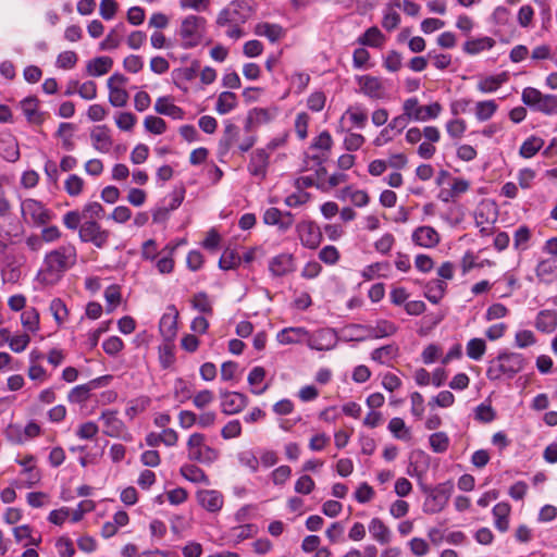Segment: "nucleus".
<instances>
[{"label":"nucleus","instance_id":"32","mask_svg":"<svg viewBox=\"0 0 557 557\" xmlns=\"http://www.w3.org/2000/svg\"><path fill=\"white\" fill-rule=\"evenodd\" d=\"M177 245H166L160 252L161 257L158 259L156 267L161 274H168L173 271L174 261L173 253Z\"/></svg>","mask_w":557,"mask_h":557},{"label":"nucleus","instance_id":"51","mask_svg":"<svg viewBox=\"0 0 557 557\" xmlns=\"http://www.w3.org/2000/svg\"><path fill=\"white\" fill-rule=\"evenodd\" d=\"M388 430L399 440H409L410 433L401 418H393L388 423Z\"/></svg>","mask_w":557,"mask_h":557},{"label":"nucleus","instance_id":"54","mask_svg":"<svg viewBox=\"0 0 557 557\" xmlns=\"http://www.w3.org/2000/svg\"><path fill=\"white\" fill-rule=\"evenodd\" d=\"M556 267L550 260H543L536 267V276L544 283L552 282V275Z\"/></svg>","mask_w":557,"mask_h":557},{"label":"nucleus","instance_id":"1","mask_svg":"<svg viewBox=\"0 0 557 557\" xmlns=\"http://www.w3.org/2000/svg\"><path fill=\"white\" fill-rule=\"evenodd\" d=\"M76 260L77 251L75 246L71 244L49 251L44 258L42 265L37 274V281L45 286L57 284L64 273L75 265Z\"/></svg>","mask_w":557,"mask_h":557},{"label":"nucleus","instance_id":"33","mask_svg":"<svg viewBox=\"0 0 557 557\" xmlns=\"http://www.w3.org/2000/svg\"><path fill=\"white\" fill-rule=\"evenodd\" d=\"M507 81H508V74L505 72L500 73L498 75L483 77L478 83V89L484 94L493 92V91L497 90Z\"/></svg>","mask_w":557,"mask_h":557},{"label":"nucleus","instance_id":"25","mask_svg":"<svg viewBox=\"0 0 557 557\" xmlns=\"http://www.w3.org/2000/svg\"><path fill=\"white\" fill-rule=\"evenodd\" d=\"M535 327L543 333H552L557 329V312L554 310H542L535 319Z\"/></svg>","mask_w":557,"mask_h":557},{"label":"nucleus","instance_id":"49","mask_svg":"<svg viewBox=\"0 0 557 557\" xmlns=\"http://www.w3.org/2000/svg\"><path fill=\"white\" fill-rule=\"evenodd\" d=\"M144 127L151 134L161 135L166 131V123L159 116L148 115L144 120Z\"/></svg>","mask_w":557,"mask_h":557},{"label":"nucleus","instance_id":"56","mask_svg":"<svg viewBox=\"0 0 557 557\" xmlns=\"http://www.w3.org/2000/svg\"><path fill=\"white\" fill-rule=\"evenodd\" d=\"M430 445L435 453H444L449 445V438L444 432H437L430 436Z\"/></svg>","mask_w":557,"mask_h":557},{"label":"nucleus","instance_id":"23","mask_svg":"<svg viewBox=\"0 0 557 557\" xmlns=\"http://www.w3.org/2000/svg\"><path fill=\"white\" fill-rule=\"evenodd\" d=\"M90 138L92 141V147L97 151L101 153H107L110 151L112 146V138L110 136V131L106 125L95 127L90 133Z\"/></svg>","mask_w":557,"mask_h":557},{"label":"nucleus","instance_id":"21","mask_svg":"<svg viewBox=\"0 0 557 557\" xmlns=\"http://www.w3.org/2000/svg\"><path fill=\"white\" fill-rule=\"evenodd\" d=\"M412 240L421 247L432 248L440 243V234L432 226H420L412 233Z\"/></svg>","mask_w":557,"mask_h":557},{"label":"nucleus","instance_id":"26","mask_svg":"<svg viewBox=\"0 0 557 557\" xmlns=\"http://www.w3.org/2000/svg\"><path fill=\"white\" fill-rule=\"evenodd\" d=\"M399 348L395 344H388L374 349L371 352V359L381 364H389L398 356Z\"/></svg>","mask_w":557,"mask_h":557},{"label":"nucleus","instance_id":"13","mask_svg":"<svg viewBox=\"0 0 557 557\" xmlns=\"http://www.w3.org/2000/svg\"><path fill=\"white\" fill-rule=\"evenodd\" d=\"M127 78L119 73L109 77L107 85L109 89V102L116 108H122L127 104L128 92L124 89Z\"/></svg>","mask_w":557,"mask_h":557},{"label":"nucleus","instance_id":"40","mask_svg":"<svg viewBox=\"0 0 557 557\" xmlns=\"http://www.w3.org/2000/svg\"><path fill=\"white\" fill-rule=\"evenodd\" d=\"M237 106V97L234 92L223 91L220 94L215 110L220 114H226Z\"/></svg>","mask_w":557,"mask_h":557},{"label":"nucleus","instance_id":"43","mask_svg":"<svg viewBox=\"0 0 557 557\" xmlns=\"http://www.w3.org/2000/svg\"><path fill=\"white\" fill-rule=\"evenodd\" d=\"M498 106L494 100L479 101L475 104V116L479 121H487L496 112Z\"/></svg>","mask_w":557,"mask_h":557},{"label":"nucleus","instance_id":"15","mask_svg":"<svg viewBox=\"0 0 557 557\" xmlns=\"http://www.w3.org/2000/svg\"><path fill=\"white\" fill-rule=\"evenodd\" d=\"M177 319L178 311L176 310L175 306H169L166 312L162 315L159 325L160 333L164 341L172 342L176 336Z\"/></svg>","mask_w":557,"mask_h":557},{"label":"nucleus","instance_id":"34","mask_svg":"<svg viewBox=\"0 0 557 557\" xmlns=\"http://www.w3.org/2000/svg\"><path fill=\"white\" fill-rule=\"evenodd\" d=\"M308 332L304 327H286L277 334L278 343L283 345L301 342Z\"/></svg>","mask_w":557,"mask_h":557},{"label":"nucleus","instance_id":"14","mask_svg":"<svg viewBox=\"0 0 557 557\" xmlns=\"http://www.w3.org/2000/svg\"><path fill=\"white\" fill-rule=\"evenodd\" d=\"M221 408L225 414H235L247 406V397L238 392H221Z\"/></svg>","mask_w":557,"mask_h":557},{"label":"nucleus","instance_id":"41","mask_svg":"<svg viewBox=\"0 0 557 557\" xmlns=\"http://www.w3.org/2000/svg\"><path fill=\"white\" fill-rule=\"evenodd\" d=\"M255 34L264 36L271 41H276L281 38L283 30L282 27L276 24L259 23L255 27Z\"/></svg>","mask_w":557,"mask_h":557},{"label":"nucleus","instance_id":"22","mask_svg":"<svg viewBox=\"0 0 557 557\" xmlns=\"http://www.w3.org/2000/svg\"><path fill=\"white\" fill-rule=\"evenodd\" d=\"M269 165V154L264 149H257L250 157L248 171L251 175L264 178Z\"/></svg>","mask_w":557,"mask_h":557},{"label":"nucleus","instance_id":"53","mask_svg":"<svg viewBox=\"0 0 557 557\" xmlns=\"http://www.w3.org/2000/svg\"><path fill=\"white\" fill-rule=\"evenodd\" d=\"M466 129L467 125L462 119H454L446 123V132L454 139L461 138Z\"/></svg>","mask_w":557,"mask_h":557},{"label":"nucleus","instance_id":"24","mask_svg":"<svg viewBox=\"0 0 557 557\" xmlns=\"http://www.w3.org/2000/svg\"><path fill=\"white\" fill-rule=\"evenodd\" d=\"M154 111L159 114L171 116L174 120H183L184 111L172 102L170 97H159L154 103Z\"/></svg>","mask_w":557,"mask_h":557},{"label":"nucleus","instance_id":"30","mask_svg":"<svg viewBox=\"0 0 557 557\" xmlns=\"http://www.w3.org/2000/svg\"><path fill=\"white\" fill-rule=\"evenodd\" d=\"M369 532L380 544H387L391 541V530L380 518H373L369 523Z\"/></svg>","mask_w":557,"mask_h":557},{"label":"nucleus","instance_id":"3","mask_svg":"<svg viewBox=\"0 0 557 557\" xmlns=\"http://www.w3.org/2000/svg\"><path fill=\"white\" fill-rule=\"evenodd\" d=\"M255 144L256 137L249 132V123L246 126L245 133H243L238 126L227 124L220 140L219 153L221 157H224L234 147H237V149L244 153L251 149Z\"/></svg>","mask_w":557,"mask_h":557},{"label":"nucleus","instance_id":"29","mask_svg":"<svg viewBox=\"0 0 557 557\" xmlns=\"http://www.w3.org/2000/svg\"><path fill=\"white\" fill-rule=\"evenodd\" d=\"M20 104L28 122L34 124L42 123L44 116L38 112V99L36 97H27Z\"/></svg>","mask_w":557,"mask_h":557},{"label":"nucleus","instance_id":"39","mask_svg":"<svg viewBox=\"0 0 557 557\" xmlns=\"http://www.w3.org/2000/svg\"><path fill=\"white\" fill-rule=\"evenodd\" d=\"M13 535L16 542L27 541L25 545H34L38 546L41 542V536H34L32 533V528L28 524H23L13 529Z\"/></svg>","mask_w":557,"mask_h":557},{"label":"nucleus","instance_id":"4","mask_svg":"<svg viewBox=\"0 0 557 557\" xmlns=\"http://www.w3.org/2000/svg\"><path fill=\"white\" fill-rule=\"evenodd\" d=\"M187 458L202 465H212L218 460L220 453L218 449L207 444L206 435L202 433H193L189 435L187 443Z\"/></svg>","mask_w":557,"mask_h":557},{"label":"nucleus","instance_id":"57","mask_svg":"<svg viewBox=\"0 0 557 557\" xmlns=\"http://www.w3.org/2000/svg\"><path fill=\"white\" fill-rule=\"evenodd\" d=\"M238 460L242 466L248 468L251 472H257L259 469V459L250 450L242 451L238 455Z\"/></svg>","mask_w":557,"mask_h":557},{"label":"nucleus","instance_id":"12","mask_svg":"<svg viewBox=\"0 0 557 557\" xmlns=\"http://www.w3.org/2000/svg\"><path fill=\"white\" fill-rule=\"evenodd\" d=\"M83 243H91L97 248H103L110 237V232L101 227L97 221H84L78 231Z\"/></svg>","mask_w":557,"mask_h":557},{"label":"nucleus","instance_id":"8","mask_svg":"<svg viewBox=\"0 0 557 557\" xmlns=\"http://www.w3.org/2000/svg\"><path fill=\"white\" fill-rule=\"evenodd\" d=\"M443 108L440 102H433L428 106H421L416 97L408 98L403 103V111L409 115L411 121L425 122L435 120L441 114Z\"/></svg>","mask_w":557,"mask_h":557},{"label":"nucleus","instance_id":"37","mask_svg":"<svg viewBox=\"0 0 557 557\" xmlns=\"http://www.w3.org/2000/svg\"><path fill=\"white\" fill-rule=\"evenodd\" d=\"M180 472L186 480L190 482L205 483L206 485L210 484L207 474L195 465H184L183 467H181Z\"/></svg>","mask_w":557,"mask_h":557},{"label":"nucleus","instance_id":"28","mask_svg":"<svg viewBox=\"0 0 557 557\" xmlns=\"http://www.w3.org/2000/svg\"><path fill=\"white\" fill-rule=\"evenodd\" d=\"M511 507L508 503H498L493 508L495 527L500 532H506L509 528V515Z\"/></svg>","mask_w":557,"mask_h":557},{"label":"nucleus","instance_id":"46","mask_svg":"<svg viewBox=\"0 0 557 557\" xmlns=\"http://www.w3.org/2000/svg\"><path fill=\"white\" fill-rule=\"evenodd\" d=\"M22 325L29 332H36L39 327V313L35 308H28L21 314Z\"/></svg>","mask_w":557,"mask_h":557},{"label":"nucleus","instance_id":"64","mask_svg":"<svg viewBox=\"0 0 557 557\" xmlns=\"http://www.w3.org/2000/svg\"><path fill=\"white\" fill-rule=\"evenodd\" d=\"M530 230L527 226H520L513 236V246L516 249H525L530 239Z\"/></svg>","mask_w":557,"mask_h":557},{"label":"nucleus","instance_id":"18","mask_svg":"<svg viewBox=\"0 0 557 557\" xmlns=\"http://www.w3.org/2000/svg\"><path fill=\"white\" fill-rule=\"evenodd\" d=\"M269 270L273 276H284L295 271L294 257L290 253H281L269 262Z\"/></svg>","mask_w":557,"mask_h":557},{"label":"nucleus","instance_id":"38","mask_svg":"<svg viewBox=\"0 0 557 557\" xmlns=\"http://www.w3.org/2000/svg\"><path fill=\"white\" fill-rule=\"evenodd\" d=\"M543 146L544 140L541 137L531 136L522 143L519 154L524 159H530L534 157Z\"/></svg>","mask_w":557,"mask_h":557},{"label":"nucleus","instance_id":"35","mask_svg":"<svg viewBox=\"0 0 557 557\" xmlns=\"http://www.w3.org/2000/svg\"><path fill=\"white\" fill-rule=\"evenodd\" d=\"M495 40L491 37H481L467 40L463 45V51L468 54H478L484 50L493 48Z\"/></svg>","mask_w":557,"mask_h":557},{"label":"nucleus","instance_id":"9","mask_svg":"<svg viewBox=\"0 0 557 557\" xmlns=\"http://www.w3.org/2000/svg\"><path fill=\"white\" fill-rule=\"evenodd\" d=\"M203 23L205 20L196 15H188L182 21L180 36L182 38L183 48L190 49L200 44Z\"/></svg>","mask_w":557,"mask_h":557},{"label":"nucleus","instance_id":"55","mask_svg":"<svg viewBox=\"0 0 557 557\" xmlns=\"http://www.w3.org/2000/svg\"><path fill=\"white\" fill-rule=\"evenodd\" d=\"M78 61V57L74 51H63L57 57L55 64L59 69H73Z\"/></svg>","mask_w":557,"mask_h":557},{"label":"nucleus","instance_id":"5","mask_svg":"<svg viewBox=\"0 0 557 557\" xmlns=\"http://www.w3.org/2000/svg\"><path fill=\"white\" fill-rule=\"evenodd\" d=\"M252 0H235L220 11L216 17L218 26L225 24H245L252 15Z\"/></svg>","mask_w":557,"mask_h":557},{"label":"nucleus","instance_id":"36","mask_svg":"<svg viewBox=\"0 0 557 557\" xmlns=\"http://www.w3.org/2000/svg\"><path fill=\"white\" fill-rule=\"evenodd\" d=\"M446 283L441 280H432L425 286L424 295L433 304L440 302L446 292Z\"/></svg>","mask_w":557,"mask_h":557},{"label":"nucleus","instance_id":"6","mask_svg":"<svg viewBox=\"0 0 557 557\" xmlns=\"http://www.w3.org/2000/svg\"><path fill=\"white\" fill-rule=\"evenodd\" d=\"M522 102L546 115L557 114V96L544 95L539 89L527 87L522 90Z\"/></svg>","mask_w":557,"mask_h":557},{"label":"nucleus","instance_id":"58","mask_svg":"<svg viewBox=\"0 0 557 557\" xmlns=\"http://www.w3.org/2000/svg\"><path fill=\"white\" fill-rule=\"evenodd\" d=\"M536 343V338L532 331L522 330L516 333L515 344L519 348H527Z\"/></svg>","mask_w":557,"mask_h":557},{"label":"nucleus","instance_id":"60","mask_svg":"<svg viewBox=\"0 0 557 557\" xmlns=\"http://www.w3.org/2000/svg\"><path fill=\"white\" fill-rule=\"evenodd\" d=\"M214 400V394L209 389H202L193 396V404L198 409H203Z\"/></svg>","mask_w":557,"mask_h":557},{"label":"nucleus","instance_id":"19","mask_svg":"<svg viewBox=\"0 0 557 557\" xmlns=\"http://www.w3.org/2000/svg\"><path fill=\"white\" fill-rule=\"evenodd\" d=\"M197 500L201 507L210 512H218L222 509L223 495L215 490H201L197 492Z\"/></svg>","mask_w":557,"mask_h":557},{"label":"nucleus","instance_id":"7","mask_svg":"<svg viewBox=\"0 0 557 557\" xmlns=\"http://www.w3.org/2000/svg\"><path fill=\"white\" fill-rule=\"evenodd\" d=\"M454 485L451 482L441 483L435 487L423 488L426 498L423 504V511L426 513H437L448 504Z\"/></svg>","mask_w":557,"mask_h":557},{"label":"nucleus","instance_id":"20","mask_svg":"<svg viewBox=\"0 0 557 557\" xmlns=\"http://www.w3.org/2000/svg\"><path fill=\"white\" fill-rule=\"evenodd\" d=\"M475 224L481 227V232H488V227L485 225H491L496 221V209L495 206L491 202H482L475 210L474 213Z\"/></svg>","mask_w":557,"mask_h":557},{"label":"nucleus","instance_id":"10","mask_svg":"<svg viewBox=\"0 0 557 557\" xmlns=\"http://www.w3.org/2000/svg\"><path fill=\"white\" fill-rule=\"evenodd\" d=\"M21 213L25 223L44 225L51 220L50 211L38 200L33 198L24 199L21 202Z\"/></svg>","mask_w":557,"mask_h":557},{"label":"nucleus","instance_id":"48","mask_svg":"<svg viewBox=\"0 0 557 557\" xmlns=\"http://www.w3.org/2000/svg\"><path fill=\"white\" fill-rule=\"evenodd\" d=\"M383 39L384 36L381 33V30L377 27L373 26L366 30V33L362 35L359 41L366 46L380 47L383 42Z\"/></svg>","mask_w":557,"mask_h":557},{"label":"nucleus","instance_id":"17","mask_svg":"<svg viewBox=\"0 0 557 557\" xmlns=\"http://www.w3.org/2000/svg\"><path fill=\"white\" fill-rule=\"evenodd\" d=\"M100 420L103 423V433L110 437L125 438L126 428L122 420L116 417L114 411L102 412Z\"/></svg>","mask_w":557,"mask_h":557},{"label":"nucleus","instance_id":"27","mask_svg":"<svg viewBox=\"0 0 557 557\" xmlns=\"http://www.w3.org/2000/svg\"><path fill=\"white\" fill-rule=\"evenodd\" d=\"M113 65L110 57H98L87 62L86 71L90 76H102L107 74Z\"/></svg>","mask_w":557,"mask_h":557},{"label":"nucleus","instance_id":"50","mask_svg":"<svg viewBox=\"0 0 557 557\" xmlns=\"http://www.w3.org/2000/svg\"><path fill=\"white\" fill-rule=\"evenodd\" d=\"M240 257L233 249H225L219 260V267L222 270H231L238 267Z\"/></svg>","mask_w":557,"mask_h":557},{"label":"nucleus","instance_id":"47","mask_svg":"<svg viewBox=\"0 0 557 557\" xmlns=\"http://www.w3.org/2000/svg\"><path fill=\"white\" fill-rule=\"evenodd\" d=\"M81 213L85 221H96L103 218L104 209L101 203L92 201L86 203Z\"/></svg>","mask_w":557,"mask_h":557},{"label":"nucleus","instance_id":"45","mask_svg":"<svg viewBox=\"0 0 557 557\" xmlns=\"http://www.w3.org/2000/svg\"><path fill=\"white\" fill-rule=\"evenodd\" d=\"M343 198H348L356 207H364L369 202V195L361 189L346 187L342 190Z\"/></svg>","mask_w":557,"mask_h":557},{"label":"nucleus","instance_id":"11","mask_svg":"<svg viewBox=\"0 0 557 557\" xmlns=\"http://www.w3.org/2000/svg\"><path fill=\"white\" fill-rule=\"evenodd\" d=\"M358 90L372 100L385 99L388 96L386 82L383 78L369 74L356 77Z\"/></svg>","mask_w":557,"mask_h":557},{"label":"nucleus","instance_id":"16","mask_svg":"<svg viewBox=\"0 0 557 557\" xmlns=\"http://www.w3.org/2000/svg\"><path fill=\"white\" fill-rule=\"evenodd\" d=\"M297 232L301 244L310 249L317 248L322 239L321 232L312 222H300Z\"/></svg>","mask_w":557,"mask_h":557},{"label":"nucleus","instance_id":"44","mask_svg":"<svg viewBox=\"0 0 557 557\" xmlns=\"http://www.w3.org/2000/svg\"><path fill=\"white\" fill-rule=\"evenodd\" d=\"M486 351L485 341L482 338H471L467 343L466 352L472 360H480Z\"/></svg>","mask_w":557,"mask_h":557},{"label":"nucleus","instance_id":"31","mask_svg":"<svg viewBox=\"0 0 557 557\" xmlns=\"http://www.w3.org/2000/svg\"><path fill=\"white\" fill-rule=\"evenodd\" d=\"M369 336L373 338H383L394 335L398 327L388 320H379L374 325L369 326Z\"/></svg>","mask_w":557,"mask_h":557},{"label":"nucleus","instance_id":"63","mask_svg":"<svg viewBox=\"0 0 557 557\" xmlns=\"http://www.w3.org/2000/svg\"><path fill=\"white\" fill-rule=\"evenodd\" d=\"M104 298L108 302V305L111 307L108 309V311H112L121 300V292L120 287L116 285H110L104 290Z\"/></svg>","mask_w":557,"mask_h":557},{"label":"nucleus","instance_id":"2","mask_svg":"<svg viewBox=\"0 0 557 557\" xmlns=\"http://www.w3.org/2000/svg\"><path fill=\"white\" fill-rule=\"evenodd\" d=\"M527 360L523 355L512 351H503L492 359L486 370V376L491 381H498L503 376L512 379L525 367Z\"/></svg>","mask_w":557,"mask_h":557},{"label":"nucleus","instance_id":"62","mask_svg":"<svg viewBox=\"0 0 557 557\" xmlns=\"http://www.w3.org/2000/svg\"><path fill=\"white\" fill-rule=\"evenodd\" d=\"M399 22V14L392 7L387 8L383 16L382 26L386 30H393L398 26Z\"/></svg>","mask_w":557,"mask_h":557},{"label":"nucleus","instance_id":"61","mask_svg":"<svg viewBox=\"0 0 557 557\" xmlns=\"http://www.w3.org/2000/svg\"><path fill=\"white\" fill-rule=\"evenodd\" d=\"M242 434V424L238 420L227 422L221 430L224 440L236 438Z\"/></svg>","mask_w":557,"mask_h":557},{"label":"nucleus","instance_id":"52","mask_svg":"<svg viewBox=\"0 0 557 557\" xmlns=\"http://www.w3.org/2000/svg\"><path fill=\"white\" fill-rule=\"evenodd\" d=\"M84 184L85 183L82 177L76 174H72L66 178L64 188L70 196L76 197L82 194Z\"/></svg>","mask_w":557,"mask_h":557},{"label":"nucleus","instance_id":"59","mask_svg":"<svg viewBox=\"0 0 557 557\" xmlns=\"http://www.w3.org/2000/svg\"><path fill=\"white\" fill-rule=\"evenodd\" d=\"M136 116L131 112H120L115 117L116 126L121 131H131L136 124Z\"/></svg>","mask_w":557,"mask_h":557},{"label":"nucleus","instance_id":"42","mask_svg":"<svg viewBox=\"0 0 557 557\" xmlns=\"http://www.w3.org/2000/svg\"><path fill=\"white\" fill-rule=\"evenodd\" d=\"M97 381H92L89 384H83L75 386L71 389V392L67 395V399L71 403H84L89 398V393L94 386H96Z\"/></svg>","mask_w":557,"mask_h":557}]
</instances>
